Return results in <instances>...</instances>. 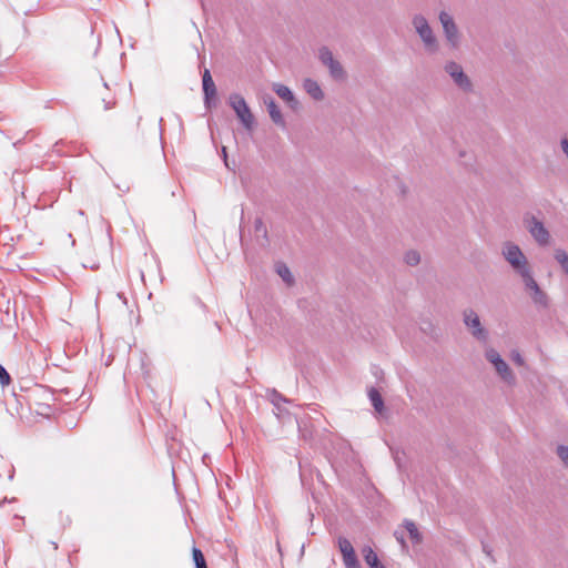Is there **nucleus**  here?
Returning a JSON list of instances; mask_svg holds the SVG:
<instances>
[{
  "mask_svg": "<svg viewBox=\"0 0 568 568\" xmlns=\"http://www.w3.org/2000/svg\"><path fill=\"white\" fill-rule=\"evenodd\" d=\"M501 255L511 266L513 271L520 276L525 291L529 296L530 294H535L541 290L534 277L528 258L517 244L513 242L504 243L501 247Z\"/></svg>",
  "mask_w": 568,
  "mask_h": 568,
  "instance_id": "f257e3e1",
  "label": "nucleus"
},
{
  "mask_svg": "<svg viewBox=\"0 0 568 568\" xmlns=\"http://www.w3.org/2000/svg\"><path fill=\"white\" fill-rule=\"evenodd\" d=\"M412 26L418 34L425 51L429 54H436L439 51V41L426 17L422 13L414 14Z\"/></svg>",
  "mask_w": 568,
  "mask_h": 568,
  "instance_id": "f03ea898",
  "label": "nucleus"
},
{
  "mask_svg": "<svg viewBox=\"0 0 568 568\" xmlns=\"http://www.w3.org/2000/svg\"><path fill=\"white\" fill-rule=\"evenodd\" d=\"M229 104L245 130L251 132L255 126V119L245 99L239 93H232L229 97Z\"/></svg>",
  "mask_w": 568,
  "mask_h": 568,
  "instance_id": "7ed1b4c3",
  "label": "nucleus"
},
{
  "mask_svg": "<svg viewBox=\"0 0 568 568\" xmlns=\"http://www.w3.org/2000/svg\"><path fill=\"white\" fill-rule=\"evenodd\" d=\"M438 20L442 24L443 33L448 47L452 49H458L462 42V33L454 20V17L449 12L442 10L438 13Z\"/></svg>",
  "mask_w": 568,
  "mask_h": 568,
  "instance_id": "20e7f679",
  "label": "nucleus"
},
{
  "mask_svg": "<svg viewBox=\"0 0 568 568\" xmlns=\"http://www.w3.org/2000/svg\"><path fill=\"white\" fill-rule=\"evenodd\" d=\"M524 223L534 240L541 246H546L550 242V234L544 223L536 216L526 214Z\"/></svg>",
  "mask_w": 568,
  "mask_h": 568,
  "instance_id": "39448f33",
  "label": "nucleus"
},
{
  "mask_svg": "<svg viewBox=\"0 0 568 568\" xmlns=\"http://www.w3.org/2000/svg\"><path fill=\"white\" fill-rule=\"evenodd\" d=\"M445 72L450 77L453 82L464 92L473 91V82L469 77L464 72L463 67L455 62L448 61L445 67Z\"/></svg>",
  "mask_w": 568,
  "mask_h": 568,
  "instance_id": "423d86ee",
  "label": "nucleus"
},
{
  "mask_svg": "<svg viewBox=\"0 0 568 568\" xmlns=\"http://www.w3.org/2000/svg\"><path fill=\"white\" fill-rule=\"evenodd\" d=\"M486 359L491 363L498 375L508 384L515 382V376L508 364L501 358L499 353L494 348H488L485 353Z\"/></svg>",
  "mask_w": 568,
  "mask_h": 568,
  "instance_id": "0eeeda50",
  "label": "nucleus"
},
{
  "mask_svg": "<svg viewBox=\"0 0 568 568\" xmlns=\"http://www.w3.org/2000/svg\"><path fill=\"white\" fill-rule=\"evenodd\" d=\"M464 323L470 329L471 335L479 342L486 343L488 339V332L481 326L478 314L471 310L464 311Z\"/></svg>",
  "mask_w": 568,
  "mask_h": 568,
  "instance_id": "6e6552de",
  "label": "nucleus"
},
{
  "mask_svg": "<svg viewBox=\"0 0 568 568\" xmlns=\"http://www.w3.org/2000/svg\"><path fill=\"white\" fill-rule=\"evenodd\" d=\"M202 85H203L205 105L207 108H210L211 100L213 98H215V95H216V87H215L214 81L211 77V73L207 69L204 70V73L202 77Z\"/></svg>",
  "mask_w": 568,
  "mask_h": 568,
  "instance_id": "1a4fd4ad",
  "label": "nucleus"
},
{
  "mask_svg": "<svg viewBox=\"0 0 568 568\" xmlns=\"http://www.w3.org/2000/svg\"><path fill=\"white\" fill-rule=\"evenodd\" d=\"M264 102L266 104V108H267V111H268V114H270V118L272 119V121L276 125L285 128V120L282 115L280 108L275 103V101L270 97L268 99H265Z\"/></svg>",
  "mask_w": 568,
  "mask_h": 568,
  "instance_id": "9d476101",
  "label": "nucleus"
},
{
  "mask_svg": "<svg viewBox=\"0 0 568 568\" xmlns=\"http://www.w3.org/2000/svg\"><path fill=\"white\" fill-rule=\"evenodd\" d=\"M273 91L285 102H287L292 108L297 104L295 97L291 89L282 83H274Z\"/></svg>",
  "mask_w": 568,
  "mask_h": 568,
  "instance_id": "9b49d317",
  "label": "nucleus"
},
{
  "mask_svg": "<svg viewBox=\"0 0 568 568\" xmlns=\"http://www.w3.org/2000/svg\"><path fill=\"white\" fill-rule=\"evenodd\" d=\"M362 555L369 568H385L371 546H364L362 548Z\"/></svg>",
  "mask_w": 568,
  "mask_h": 568,
  "instance_id": "f8f14e48",
  "label": "nucleus"
},
{
  "mask_svg": "<svg viewBox=\"0 0 568 568\" xmlns=\"http://www.w3.org/2000/svg\"><path fill=\"white\" fill-rule=\"evenodd\" d=\"M303 87L305 91L316 101H321L324 99V92L322 91L317 81L313 79H305Z\"/></svg>",
  "mask_w": 568,
  "mask_h": 568,
  "instance_id": "ddd939ff",
  "label": "nucleus"
},
{
  "mask_svg": "<svg viewBox=\"0 0 568 568\" xmlns=\"http://www.w3.org/2000/svg\"><path fill=\"white\" fill-rule=\"evenodd\" d=\"M329 74L335 80H344L346 78V73L339 61L334 59L328 65Z\"/></svg>",
  "mask_w": 568,
  "mask_h": 568,
  "instance_id": "4468645a",
  "label": "nucleus"
},
{
  "mask_svg": "<svg viewBox=\"0 0 568 568\" xmlns=\"http://www.w3.org/2000/svg\"><path fill=\"white\" fill-rule=\"evenodd\" d=\"M368 397L375 410L382 413V410L384 409V402L379 392L376 388L372 387L368 390Z\"/></svg>",
  "mask_w": 568,
  "mask_h": 568,
  "instance_id": "2eb2a0df",
  "label": "nucleus"
},
{
  "mask_svg": "<svg viewBox=\"0 0 568 568\" xmlns=\"http://www.w3.org/2000/svg\"><path fill=\"white\" fill-rule=\"evenodd\" d=\"M530 298L539 308H547L549 306V297L542 290H539L535 294H530Z\"/></svg>",
  "mask_w": 568,
  "mask_h": 568,
  "instance_id": "dca6fc26",
  "label": "nucleus"
},
{
  "mask_svg": "<svg viewBox=\"0 0 568 568\" xmlns=\"http://www.w3.org/2000/svg\"><path fill=\"white\" fill-rule=\"evenodd\" d=\"M554 257L560 265L562 272L568 276V253L562 248H556L554 252Z\"/></svg>",
  "mask_w": 568,
  "mask_h": 568,
  "instance_id": "f3484780",
  "label": "nucleus"
},
{
  "mask_svg": "<svg viewBox=\"0 0 568 568\" xmlns=\"http://www.w3.org/2000/svg\"><path fill=\"white\" fill-rule=\"evenodd\" d=\"M404 527L406 528L407 532L409 534V537L413 542L419 544L422 541V535L419 534L414 521L406 519L404 521Z\"/></svg>",
  "mask_w": 568,
  "mask_h": 568,
  "instance_id": "a211bd4d",
  "label": "nucleus"
},
{
  "mask_svg": "<svg viewBox=\"0 0 568 568\" xmlns=\"http://www.w3.org/2000/svg\"><path fill=\"white\" fill-rule=\"evenodd\" d=\"M337 544L343 558L355 554L354 547L347 538L339 537Z\"/></svg>",
  "mask_w": 568,
  "mask_h": 568,
  "instance_id": "6ab92c4d",
  "label": "nucleus"
},
{
  "mask_svg": "<svg viewBox=\"0 0 568 568\" xmlns=\"http://www.w3.org/2000/svg\"><path fill=\"white\" fill-rule=\"evenodd\" d=\"M276 273L286 284L291 285L294 282L290 268L284 263L276 264Z\"/></svg>",
  "mask_w": 568,
  "mask_h": 568,
  "instance_id": "aec40b11",
  "label": "nucleus"
},
{
  "mask_svg": "<svg viewBox=\"0 0 568 568\" xmlns=\"http://www.w3.org/2000/svg\"><path fill=\"white\" fill-rule=\"evenodd\" d=\"M318 59L325 67H327L334 60V57L327 47H322L318 50Z\"/></svg>",
  "mask_w": 568,
  "mask_h": 568,
  "instance_id": "412c9836",
  "label": "nucleus"
},
{
  "mask_svg": "<svg viewBox=\"0 0 568 568\" xmlns=\"http://www.w3.org/2000/svg\"><path fill=\"white\" fill-rule=\"evenodd\" d=\"M192 555L195 568H207L203 552L199 548L194 547L192 550Z\"/></svg>",
  "mask_w": 568,
  "mask_h": 568,
  "instance_id": "4be33fe9",
  "label": "nucleus"
},
{
  "mask_svg": "<svg viewBox=\"0 0 568 568\" xmlns=\"http://www.w3.org/2000/svg\"><path fill=\"white\" fill-rule=\"evenodd\" d=\"M419 261H420V255L417 251H408L405 254V262L410 266L417 265L419 263Z\"/></svg>",
  "mask_w": 568,
  "mask_h": 568,
  "instance_id": "5701e85b",
  "label": "nucleus"
},
{
  "mask_svg": "<svg viewBox=\"0 0 568 568\" xmlns=\"http://www.w3.org/2000/svg\"><path fill=\"white\" fill-rule=\"evenodd\" d=\"M343 562L345 568H361L356 554H353L349 557H344Z\"/></svg>",
  "mask_w": 568,
  "mask_h": 568,
  "instance_id": "b1692460",
  "label": "nucleus"
},
{
  "mask_svg": "<svg viewBox=\"0 0 568 568\" xmlns=\"http://www.w3.org/2000/svg\"><path fill=\"white\" fill-rule=\"evenodd\" d=\"M557 455L565 464V466L568 467V447L565 445H559L557 447Z\"/></svg>",
  "mask_w": 568,
  "mask_h": 568,
  "instance_id": "393cba45",
  "label": "nucleus"
},
{
  "mask_svg": "<svg viewBox=\"0 0 568 568\" xmlns=\"http://www.w3.org/2000/svg\"><path fill=\"white\" fill-rule=\"evenodd\" d=\"M11 382L10 375L6 368L0 364V384L2 386L9 385Z\"/></svg>",
  "mask_w": 568,
  "mask_h": 568,
  "instance_id": "a878e982",
  "label": "nucleus"
},
{
  "mask_svg": "<svg viewBox=\"0 0 568 568\" xmlns=\"http://www.w3.org/2000/svg\"><path fill=\"white\" fill-rule=\"evenodd\" d=\"M255 231L258 233H263L264 236H266V227L262 221V219H256L254 222Z\"/></svg>",
  "mask_w": 568,
  "mask_h": 568,
  "instance_id": "bb28decb",
  "label": "nucleus"
},
{
  "mask_svg": "<svg viewBox=\"0 0 568 568\" xmlns=\"http://www.w3.org/2000/svg\"><path fill=\"white\" fill-rule=\"evenodd\" d=\"M511 357H513V361L517 365H519V366L524 365V358H523V356L518 352H513V356Z\"/></svg>",
  "mask_w": 568,
  "mask_h": 568,
  "instance_id": "cd10ccee",
  "label": "nucleus"
},
{
  "mask_svg": "<svg viewBox=\"0 0 568 568\" xmlns=\"http://www.w3.org/2000/svg\"><path fill=\"white\" fill-rule=\"evenodd\" d=\"M395 538L403 546V548H406V544L402 532L395 531Z\"/></svg>",
  "mask_w": 568,
  "mask_h": 568,
  "instance_id": "c85d7f7f",
  "label": "nucleus"
},
{
  "mask_svg": "<svg viewBox=\"0 0 568 568\" xmlns=\"http://www.w3.org/2000/svg\"><path fill=\"white\" fill-rule=\"evenodd\" d=\"M275 398L277 399V402H281V400L286 402V399L281 394H278L276 392H275Z\"/></svg>",
  "mask_w": 568,
  "mask_h": 568,
  "instance_id": "c756f323",
  "label": "nucleus"
},
{
  "mask_svg": "<svg viewBox=\"0 0 568 568\" xmlns=\"http://www.w3.org/2000/svg\"><path fill=\"white\" fill-rule=\"evenodd\" d=\"M110 108H111L110 103H106V102H105L104 109H105V110H109Z\"/></svg>",
  "mask_w": 568,
  "mask_h": 568,
  "instance_id": "7c9ffc66",
  "label": "nucleus"
},
{
  "mask_svg": "<svg viewBox=\"0 0 568 568\" xmlns=\"http://www.w3.org/2000/svg\"><path fill=\"white\" fill-rule=\"evenodd\" d=\"M222 151H223L224 155L226 156L225 148H222ZM225 164L227 165V162H226V161H225Z\"/></svg>",
  "mask_w": 568,
  "mask_h": 568,
  "instance_id": "2f4dec72",
  "label": "nucleus"
},
{
  "mask_svg": "<svg viewBox=\"0 0 568 568\" xmlns=\"http://www.w3.org/2000/svg\"><path fill=\"white\" fill-rule=\"evenodd\" d=\"M78 213H79V215H80V216H83V215H84V212H83V211H81V210H80Z\"/></svg>",
  "mask_w": 568,
  "mask_h": 568,
  "instance_id": "473e14b6",
  "label": "nucleus"
}]
</instances>
